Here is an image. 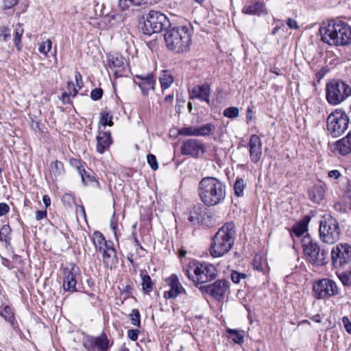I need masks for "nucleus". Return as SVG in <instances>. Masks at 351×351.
I'll return each mask as SVG.
<instances>
[{
    "label": "nucleus",
    "mask_w": 351,
    "mask_h": 351,
    "mask_svg": "<svg viewBox=\"0 0 351 351\" xmlns=\"http://www.w3.org/2000/svg\"><path fill=\"white\" fill-rule=\"evenodd\" d=\"M322 40L331 46H344L351 43V27L346 22L330 20L319 28Z\"/></svg>",
    "instance_id": "nucleus-1"
},
{
    "label": "nucleus",
    "mask_w": 351,
    "mask_h": 351,
    "mask_svg": "<svg viewBox=\"0 0 351 351\" xmlns=\"http://www.w3.org/2000/svg\"><path fill=\"white\" fill-rule=\"evenodd\" d=\"M200 200L206 206H214L222 203L226 196V186L214 177L203 178L197 186Z\"/></svg>",
    "instance_id": "nucleus-2"
},
{
    "label": "nucleus",
    "mask_w": 351,
    "mask_h": 351,
    "mask_svg": "<svg viewBox=\"0 0 351 351\" xmlns=\"http://www.w3.org/2000/svg\"><path fill=\"white\" fill-rule=\"evenodd\" d=\"M192 34V29L186 25L169 27L164 35L167 49L177 53L189 51Z\"/></svg>",
    "instance_id": "nucleus-3"
},
{
    "label": "nucleus",
    "mask_w": 351,
    "mask_h": 351,
    "mask_svg": "<svg viewBox=\"0 0 351 351\" xmlns=\"http://www.w3.org/2000/svg\"><path fill=\"white\" fill-rule=\"evenodd\" d=\"M236 237L235 225L228 222L221 227L213 237L210 247L212 256L217 258L223 256L233 247Z\"/></svg>",
    "instance_id": "nucleus-4"
},
{
    "label": "nucleus",
    "mask_w": 351,
    "mask_h": 351,
    "mask_svg": "<svg viewBox=\"0 0 351 351\" xmlns=\"http://www.w3.org/2000/svg\"><path fill=\"white\" fill-rule=\"evenodd\" d=\"M185 274L191 280L199 284L212 281L217 276V271L214 265L196 261L189 263Z\"/></svg>",
    "instance_id": "nucleus-5"
},
{
    "label": "nucleus",
    "mask_w": 351,
    "mask_h": 351,
    "mask_svg": "<svg viewBox=\"0 0 351 351\" xmlns=\"http://www.w3.org/2000/svg\"><path fill=\"white\" fill-rule=\"evenodd\" d=\"M302 247L306 259L315 266H324L329 261L328 250L321 247L309 234L302 239Z\"/></svg>",
    "instance_id": "nucleus-6"
},
{
    "label": "nucleus",
    "mask_w": 351,
    "mask_h": 351,
    "mask_svg": "<svg viewBox=\"0 0 351 351\" xmlns=\"http://www.w3.org/2000/svg\"><path fill=\"white\" fill-rule=\"evenodd\" d=\"M351 95V87L340 80H332L326 84V98L332 105H338Z\"/></svg>",
    "instance_id": "nucleus-7"
},
{
    "label": "nucleus",
    "mask_w": 351,
    "mask_h": 351,
    "mask_svg": "<svg viewBox=\"0 0 351 351\" xmlns=\"http://www.w3.org/2000/svg\"><path fill=\"white\" fill-rule=\"evenodd\" d=\"M171 27V23L166 15L159 11L151 10L149 12L146 21L142 27L144 34L152 35L160 33L164 29Z\"/></svg>",
    "instance_id": "nucleus-8"
},
{
    "label": "nucleus",
    "mask_w": 351,
    "mask_h": 351,
    "mask_svg": "<svg viewBox=\"0 0 351 351\" xmlns=\"http://www.w3.org/2000/svg\"><path fill=\"white\" fill-rule=\"evenodd\" d=\"M319 237L322 242L327 244H334L340 239L341 228L337 220L332 216L320 221Z\"/></svg>",
    "instance_id": "nucleus-9"
},
{
    "label": "nucleus",
    "mask_w": 351,
    "mask_h": 351,
    "mask_svg": "<svg viewBox=\"0 0 351 351\" xmlns=\"http://www.w3.org/2000/svg\"><path fill=\"white\" fill-rule=\"evenodd\" d=\"M350 119L341 109H337L327 118V130L333 136L341 135L348 127Z\"/></svg>",
    "instance_id": "nucleus-10"
},
{
    "label": "nucleus",
    "mask_w": 351,
    "mask_h": 351,
    "mask_svg": "<svg viewBox=\"0 0 351 351\" xmlns=\"http://www.w3.org/2000/svg\"><path fill=\"white\" fill-rule=\"evenodd\" d=\"M332 265L337 271L343 270L351 265V245L339 243L331 250Z\"/></svg>",
    "instance_id": "nucleus-11"
},
{
    "label": "nucleus",
    "mask_w": 351,
    "mask_h": 351,
    "mask_svg": "<svg viewBox=\"0 0 351 351\" xmlns=\"http://www.w3.org/2000/svg\"><path fill=\"white\" fill-rule=\"evenodd\" d=\"M199 289L202 293L209 294L217 301H221L226 294L230 293V282L227 280L219 279L212 284L200 286Z\"/></svg>",
    "instance_id": "nucleus-12"
},
{
    "label": "nucleus",
    "mask_w": 351,
    "mask_h": 351,
    "mask_svg": "<svg viewBox=\"0 0 351 351\" xmlns=\"http://www.w3.org/2000/svg\"><path fill=\"white\" fill-rule=\"evenodd\" d=\"M313 290L317 299L332 297L339 293V289L335 281L329 278H323L313 284Z\"/></svg>",
    "instance_id": "nucleus-13"
},
{
    "label": "nucleus",
    "mask_w": 351,
    "mask_h": 351,
    "mask_svg": "<svg viewBox=\"0 0 351 351\" xmlns=\"http://www.w3.org/2000/svg\"><path fill=\"white\" fill-rule=\"evenodd\" d=\"M206 152L205 145L203 142L196 138H189L184 141L181 146V153L183 155L193 158H199Z\"/></svg>",
    "instance_id": "nucleus-14"
},
{
    "label": "nucleus",
    "mask_w": 351,
    "mask_h": 351,
    "mask_svg": "<svg viewBox=\"0 0 351 351\" xmlns=\"http://www.w3.org/2000/svg\"><path fill=\"white\" fill-rule=\"evenodd\" d=\"M80 275V269L75 264H69L63 269V288L66 291H77V277Z\"/></svg>",
    "instance_id": "nucleus-15"
},
{
    "label": "nucleus",
    "mask_w": 351,
    "mask_h": 351,
    "mask_svg": "<svg viewBox=\"0 0 351 351\" xmlns=\"http://www.w3.org/2000/svg\"><path fill=\"white\" fill-rule=\"evenodd\" d=\"M108 66L116 77L126 75L128 64L123 56L111 55L108 57Z\"/></svg>",
    "instance_id": "nucleus-16"
},
{
    "label": "nucleus",
    "mask_w": 351,
    "mask_h": 351,
    "mask_svg": "<svg viewBox=\"0 0 351 351\" xmlns=\"http://www.w3.org/2000/svg\"><path fill=\"white\" fill-rule=\"evenodd\" d=\"M166 282L170 287V290L164 293L165 298H175L179 294L185 292V289L182 286L176 274H172L170 277L167 278Z\"/></svg>",
    "instance_id": "nucleus-17"
},
{
    "label": "nucleus",
    "mask_w": 351,
    "mask_h": 351,
    "mask_svg": "<svg viewBox=\"0 0 351 351\" xmlns=\"http://www.w3.org/2000/svg\"><path fill=\"white\" fill-rule=\"evenodd\" d=\"M108 341L106 335L90 337L84 343L88 351H107Z\"/></svg>",
    "instance_id": "nucleus-18"
},
{
    "label": "nucleus",
    "mask_w": 351,
    "mask_h": 351,
    "mask_svg": "<svg viewBox=\"0 0 351 351\" xmlns=\"http://www.w3.org/2000/svg\"><path fill=\"white\" fill-rule=\"evenodd\" d=\"M249 147L250 160L252 162L257 163L262 156V142L258 135L251 136Z\"/></svg>",
    "instance_id": "nucleus-19"
},
{
    "label": "nucleus",
    "mask_w": 351,
    "mask_h": 351,
    "mask_svg": "<svg viewBox=\"0 0 351 351\" xmlns=\"http://www.w3.org/2000/svg\"><path fill=\"white\" fill-rule=\"evenodd\" d=\"M136 77L141 80L138 85L143 95H147L149 90H154L156 80L152 73L136 75Z\"/></svg>",
    "instance_id": "nucleus-20"
},
{
    "label": "nucleus",
    "mask_w": 351,
    "mask_h": 351,
    "mask_svg": "<svg viewBox=\"0 0 351 351\" xmlns=\"http://www.w3.org/2000/svg\"><path fill=\"white\" fill-rule=\"evenodd\" d=\"M112 143L110 132H100L97 136V151L103 154Z\"/></svg>",
    "instance_id": "nucleus-21"
},
{
    "label": "nucleus",
    "mask_w": 351,
    "mask_h": 351,
    "mask_svg": "<svg viewBox=\"0 0 351 351\" xmlns=\"http://www.w3.org/2000/svg\"><path fill=\"white\" fill-rule=\"evenodd\" d=\"M335 149L342 156L351 152V134L349 133L344 138L339 140L335 144Z\"/></svg>",
    "instance_id": "nucleus-22"
},
{
    "label": "nucleus",
    "mask_w": 351,
    "mask_h": 351,
    "mask_svg": "<svg viewBox=\"0 0 351 351\" xmlns=\"http://www.w3.org/2000/svg\"><path fill=\"white\" fill-rule=\"evenodd\" d=\"M325 193L324 186L320 184L314 185L308 191L310 199L316 204H319L324 199Z\"/></svg>",
    "instance_id": "nucleus-23"
},
{
    "label": "nucleus",
    "mask_w": 351,
    "mask_h": 351,
    "mask_svg": "<svg viewBox=\"0 0 351 351\" xmlns=\"http://www.w3.org/2000/svg\"><path fill=\"white\" fill-rule=\"evenodd\" d=\"M103 262L107 267H112L118 263L115 249H104Z\"/></svg>",
    "instance_id": "nucleus-24"
},
{
    "label": "nucleus",
    "mask_w": 351,
    "mask_h": 351,
    "mask_svg": "<svg viewBox=\"0 0 351 351\" xmlns=\"http://www.w3.org/2000/svg\"><path fill=\"white\" fill-rule=\"evenodd\" d=\"M311 221L309 215H305L303 219L292 228L293 234L300 237L307 231L308 224Z\"/></svg>",
    "instance_id": "nucleus-25"
},
{
    "label": "nucleus",
    "mask_w": 351,
    "mask_h": 351,
    "mask_svg": "<svg viewBox=\"0 0 351 351\" xmlns=\"http://www.w3.org/2000/svg\"><path fill=\"white\" fill-rule=\"evenodd\" d=\"M49 168L50 176L53 180H56L58 177L64 171L63 163L58 160L52 162Z\"/></svg>",
    "instance_id": "nucleus-26"
},
{
    "label": "nucleus",
    "mask_w": 351,
    "mask_h": 351,
    "mask_svg": "<svg viewBox=\"0 0 351 351\" xmlns=\"http://www.w3.org/2000/svg\"><path fill=\"white\" fill-rule=\"evenodd\" d=\"M263 10V3L256 1L249 5H245L243 8V12L247 14L260 15Z\"/></svg>",
    "instance_id": "nucleus-27"
},
{
    "label": "nucleus",
    "mask_w": 351,
    "mask_h": 351,
    "mask_svg": "<svg viewBox=\"0 0 351 351\" xmlns=\"http://www.w3.org/2000/svg\"><path fill=\"white\" fill-rule=\"evenodd\" d=\"M79 174L81 176L82 181L84 185L92 182H95L97 185L99 184V182L95 180L93 171L90 169H81Z\"/></svg>",
    "instance_id": "nucleus-28"
},
{
    "label": "nucleus",
    "mask_w": 351,
    "mask_h": 351,
    "mask_svg": "<svg viewBox=\"0 0 351 351\" xmlns=\"http://www.w3.org/2000/svg\"><path fill=\"white\" fill-rule=\"evenodd\" d=\"M216 128L213 123H206L197 127V136H206L214 134Z\"/></svg>",
    "instance_id": "nucleus-29"
},
{
    "label": "nucleus",
    "mask_w": 351,
    "mask_h": 351,
    "mask_svg": "<svg viewBox=\"0 0 351 351\" xmlns=\"http://www.w3.org/2000/svg\"><path fill=\"white\" fill-rule=\"evenodd\" d=\"M141 276L142 278V290L144 293H149L154 289V283L147 274H143V271H141Z\"/></svg>",
    "instance_id": "nucleus-30"
},
{
    "label": "nucleus",
    "mask_w": 351,
    "mask_h": 351,
    "mask_svg": "<svg viewBox=\"0 0 351 351\" xmlns=\"http://www.w3.org/2000/svg\"><path fill=\"white\" fill-rule=\"evenodd\" d=\"M159 81L162 90L167 89L171 86L173 82V77L167 71H163Z\"/></svg>",
    "instance_id": "nucleus-31"
},
{
    "label": "nucleus",
    "mask_w": 351,
    "mask_h": 351,
    "mask_svg": "<svg viewBox=\"0 0 351 351\" xmlns=\"http://www.w3.org/2000/svg\"><path fill=\"white\" fill-rule=\"evenodd\" d=\"M93 242L95 248L101 251L104 248V243H106V239L102 233L96 231L93 234Z\"/></svg>",
    "instance_id": "nucleus-32"
},
{
    "label": "nucleus",
    "mask_w": 351,
    "mask_h": 351,
    "mask_svg": "<svg viewBox=\"0 0 351 351\" xmlns=\"http://www.w3.org/2000/svg\"><path fill=\"white\" fill-rule=\"evenodd\" d=\"M228 333L231 336L232 340L237 344L241 345L244 342V335L243 330L235 329H228Z\"/></svg>",
    "instance_id": "nucleus-33"
},
{
    "label": "nucleus",
    "mask_w": 351,
    "mask_h": 351,
    "mask_svg": "<svg viewBox=\"0 0 351 351\" xmlns=\"http://www.w3.org/2000/svg\"><path fill=\"white\" fill-rule=\"evenodd\" d=\"M199 95L198 99L202 101H205L209 104V96H210V86L207 84H204L201 86H198Z\"/></svg>",
    "instance_id": "nucleus-34"
},
{
    "label": "nucleus",
    "mask_w": 351,
    "mask_h": 351,
    "mask_svg": "<svg viewBox=\"0 0 351 351\" xmlns=\"http://www.w3.org/2000/svg\"><path fill=\"white\" fill-rule=\"evenodd\" d=\"M99 123L104 126H112L113 125L112 114L106 110H102L100 112Z\"/></svg>",
    "instance_id": "nucleus-35"
},
{
    "label": "nucleus",
    "mask_w": 351,
    "mask_h": 351,
    "mask_svg": "<svg viewBox=\"0 0 351 351\" xmlns=\"http://www.w3.org/2000/svg\"><path fill=\"white\" fill-rule=\"evenodd\" d=\"M147 2V0H119V5L122 10L128 9L130 5H139Z\"/></svg>",
    "instance_id": "nucleus-36"
},
{
    "label": "nucleus",
    "mask_w": 351,
    "mask_h": 351,
    "mask_svg": "<svg viewBox=\"0 0 351 351\" xmlns=\"http://www.w3.org/2000/svg\"><path fill=\"white\" fill-rule=\"evenodd\" d=\"M245 187V184L242 178H237L234 184V194L237 197H242L243 195V191Z\"/></svg>",
    "instance_id": "nucleus-37"
},
{
    "label": "nucleus",
    "mask_w": 351,
    "mask_h": 351,
    "mask_svg": "<svg viewBox=\"0 0 351 351\" xmlns=\"http://www.w3.org/2000/svg\"><path fill=\"white\" fill-rule=\"evenodd\" d=\"M188 220L192 225L199 223L201 220L200 208H195L192 211H191Z\"/></svg>",
    "instance_id": "nucleus-38"
},
{
    "label": "nucleus",
    "mask_w": 351,
    "mask_h": 351,
    "mask_svg": "<svg viewBox=\"0 0 351 351\" xmlns=\"http://www.w3.org/2000/svg\"><path fill=\"white\" fill-rule=\"evenodd\" d=\"M11 228L8 225H3L0 228V241L8 243L10 240Z\"/></svg>",
    "instance_id": "nucleus-39"
},
{
    "label": "nucleus",
    "mask_w": 351,
    "mask_h": 351,
    "mask_svg": "<svg viewBox=\"0 0 351 351\" xmlns=\"http://www.w3.org/2000/svg\"><path fill=\"white\" fill-rule=\"evenodd\" d=\"M0 315H1L6 321L12 323L14 320V313L12 308L8 306H4L3 311H0Z\"/></svg>",
    "instance_id": "nucleus-40"
},
{
    "label": "nucleus",
    "mask_w": 351,
    "mask_h": 351,
    "mask_svg": "<svg viewBox=\"0 0 351 351\" xmlns=\"http://www.w3.org/2000/svg\"><path fill=\"white\" fill-rule=\"evenodd\" d=\"M178 134L186 136H197V127H184L178 130Z\"/></svg>",
    "instance_id": "nucleus-41"
},
{
    "label": "nucleus",
    "mask_w": 351,
    "mask_h": 351,
    "mask_svg": "<svg viewBox=\"0 0 351 351\" xmlns=\"http://www.w3.org/2000/svg\"><path fill=\"white\" fill-rule=\"evenodd\" d=\"M131 324L134 326L140 327L141 325V315L138 309L134 308L130 314Z\"/></svg>",
    "instance_id": "nucleus-42"
},
{
    "label": "nucleus",
    "mask_w": 351,
    "mask_h": 351,
    "mask_svg": "<svg viewBox=\"0 0 351 351\" xmlns=\"http://www.w3.org/2000/svg\"><path fill=\"white\" fill-rule=\"evenodd\" d=\"M239 110L237 107H228L223 110V114L227 118L234 119L239 116Z\"/></svg>",
    "instance_id": "nucleus-43"
},
{
    "label": "nucleus",
    "mask_w": 351,
    "mask_h": 351,
    "mask_svg": "<svg viewBox=\"0 0 351 351\" xmlns=\"http://www.w3.org/2000/svg\"><path fill=\"white\" fill-rule=\"evenodd\" d=\"M52 43L50 39H48L45 43H43L39 45L38 51L40 53L47 56V53L51 49Z\"/></svg>",
    "instance_id": "nucleus-44"
},
{
    "label": "nucleus",
    "mask_w": 351,
    "mask_h": 351,
    "mask_svg": "<svg viewBox=\"0 0 351 351\" xmlns=\"http://www.w3.org/2000/svg\"><path fill=\"white\" fill-rule=\"evenodd\" d=\"M23 34V29H16L15 34H14V45L16 47L18 51H20L21 49V37Z\"/></svg>",
    "instance_id": "nucleus-45"
},
{
    "label": "nucleus",
    "mask_w": 351,
    "mask_h": 351,
    "mask_svg": "<svg viewBox=\"0 0 351 351\" xmlns=\"http://www.w3.org/2000/svg\"><path fill=\"white\" fill-rule=\"evenodd\" d=\"M10 36V29L8 27L0 26V41H7Z\"/></svg>",
    "instance_id": "nucleus-46"
},
{
    "label": "nucleus",
    "mask_w": 351,
    "mask_h": 351,
    "mask_svg": "<svg viewBox=\"0 0 351 351\" xmlns=\"http://www.w3.org/2000/svg\"><path fill=\"white\" fill-rule=\"evenodd\" d=\"M147 161L152 170L156 171L158 169V164L156 160V158L154 154H149L147 156Z\"/></svg>",
    "instance_id": "nucleus-47"
},
{
    "label": "nucleus",
    "mask_w": 351,
    "mask_h": 351,
    "mask_svg": "<svg viewBox=\"0 0 351 351\" xmlns=\"http://www.w3.org/2000/svg\"><path fill=\"white\" fill-rule=\"evenodd\" d=\"M230 277H231L232 281L234 283L238 284L240 282L241 278L245 279V278H247V275L245 274L239 273V272L234 270L231 272Z\"/></svg>",
    "instance_id": "nucleus-48"
},
{
    "label": "nucleus",
    "mask_w": 351,
    "mask_h": 351,
    "mask_svg": "<svg viewBox=\"0 0 351 351\" xmlns=\"http://www.w3.org/2000/svg\"><path fill=\"white\" fill-rule=\"evenodd\" d=\"M103 95V90L100 88H94L90 93V97L93 100L97 101L100 99Z\"/></svg>",
    "instance_id": "nucleus-49"
},
{
    "label": "nucleus",
    "mask_w": 351,
    "mask_h": 351,
    "mask_svg": "<svg viewBox=\"0 0 351 351\" xmlns=\"http://www.w3.org/2000/svg\"><path fill=\"white\" fill-rule=\"evenodd\" d=\"M77 93V90L74 88L73 93H67L66 92L63 93L62 95V101L64 104H69L71 102L70 97H75Z\"/></svg>",
    "instance_id": "nucleus-50"
},
{
    "label": "nucleus",
    "mask_w": 351,
    "mask_h": 351,
    "mask_svg": "<svg viewBox=\"0 0 351 351\" xmlns=\"http://www.w3.org/2000/svg\"><path fill=\"white\" fill-rule=\"evenodd\" d=\"M19 2V0H3V8L4 10H8L15 6Z\"/></svg>",
    "instance_id": "nucleus-51"
},
{
    "label": "nucleus",
    "mask_w": 351,
    "mask_h": 351,
    "mask_svg": "<svg viewBox=\"0 0 351 351\" xmlns=\"http://www.w3.org/2000/svg\"><path fill=\"white\" fill-rule=\"evenodd\" d=\"M138 329H130L128 331V337L132 341H136L138 339Z\"/></svg>",
    "instance_id": "nucleus-52"
},
{
    "label": "nucleus",
    "mask_w": 351,
    "mask_h": 351,
    "mask_svg": "<svg viewBox=\"0 0 351 351\" xmlns=\"http://www.w3.org/2000/svg\"><path fill=\"white\" fill-rule=\"evenodd\" d=\"M342 323L343 324V327L346 329V330L349 333L351 334V322H350L348 317H343L342 318Z\"/></svg>",
    "instance_id": "nucleus-53"
},
{
    "label": "nucleus",
    "mask_w": 351,
    "mask_h": 351,
    "mask_svg": "<svg viewBox=\"0 0 351 351\" xmlns=\"http://www.w3.org/2000/svg\"><path fill=\"white\" fill-rule=\"evenodd\" d=\"M287 25L289 26L290 29H298L300 27L298 24V22L295 19L291 18L287 19Z\"/></svg>",
    "instance_id": "nucleus-54"
},
{
    "label": "nucleus",
    "mask_w": 351,
    "mask_h": 351,
    "mask_svg": "<svg viewBox=\"0 0 351 351\" xmlns=\"http://www.w3.org/2000/svg\"><path fill=\"white\" fill-rule=\"evenodd\" d=\"M71 164L77 169L78 173L80 172L81 169H84L82 162L77 159L71 160Z\"/></svg>",
    "instance_id": "nucleus-55"
},
{
    "label": "nucleus",
    "mask_w": 351,
    "mask_h": 351,
    "mask_svg": "<svg viewBox=\"0 0 351 351\" xmlns=\"http://www.w3.org/2000/svg\"><path fill=\"white\" fill-rule=\"evenodd\" d=\"M10 208L5 203H0V217L6 215L9 212Z\"/></svg>",
    "instance_id": "nucleus-56"
},
{
    "label": "nucleus",
    "mask_w": 351,
    "mask_h": 351,
    "mask_svg": "<svg viewBox=\"0 0 351 351\" xmlns=\"http://www.w3.org/2000/svg\"><path fill=\"white\" fill-rule=\"evenodd\" d=\"M47 217V210H38L36 213V219L39 221Z\"/></svg>",
    "instance_id": "nucleus-57"
},
{
    "label": "nucleus",
    "mask_w": 351,
    "mask_h": 351,
    "mask_svg": "<svg viewBox=\"0 0 351 351\" xmlns=\"http://www.w3.org/2000/svg\"><path fill=\"white\" fill-rule=\"evenodd\" d=\"M199 92L198 86L194 87L191 92V98H198Z\"/></svg>",
    "instance_id": "nucleus-58"
},
{
    "label": "nucleus",
    "mask_w": 351,
    "mask_h": 351,
    "mask_svg": "<svg viewBox=\"0 0 351 351\" xmlns=\"http://www.w3.org/2000/svg\"><path fill=\"white\" fill-rule=\"evenodd\" d=\"M328 176L330 178H334L335 179H337L340 176V173L337 170H332L329 171Z\"/></svg>",
    "instance_id": "nucleus-59"
},
{
    "label": "nucleus",
    "mask_w": 351,
    "mask_h": 351,
    "mask_svg": "<svg viewBox=\"0 0 351 351\" xmlns=\"http://www.w3.org/2000/svg\"><path fill=\"white\" fill-rule=\"evenodd\" d=\"M253 110L251 107H248L247 109V115H246V119H247V121H252V118H253Z\"/></svg>",
    "instance_id": "nucleus-60"
},
{
    "label": "nucleus",
    "mask_w": 351,
    "mask_h": 351,
    "mask_svg": "<svg viewBox=\"0 0 351 351\" xmlns=\"http://www.w3.org/2000/svg\"><path fill=\"white\" fill-rule=\"evenodd\" d=\"M43 202L46 208L49 207L51 204V199L50 197L47 195H45L43 197Z\"/></svg>",
    "instance_id": "nucleus-61"
},
{
    "label": "nucleus",
    "mask_w": 351,
    "mask_h": 351,
    "mask_svg": "<svg viewBox=\"0 0 351 351\" xmlns=\"http://www.w3.org/2000/svg\"><path fill=\"white\" fill-rule=\"evenodd\" d=\"M75 78L77 85L80 88L79 82L82 81V77L81 74L79 72H77L75 75Z\"/></svg>",
    "instance_id": "nucleus-62"
},
{
    "label": "nucleus",
    "mask_w": 351,
    "mask_h": 351,
    "mask_svg": "<svg viewBox=\"0 0 351 351\" xmlns=\"http://www.w3.org/2000/svg\"><path fill=\"white\" fill-rule=\"evenodd\" d=\"M103 249H114L113 247V243L111 241H107L106 240V243H104ZM104 251V250H102Z\"/></svg>",
    "instance_id": "nucleus-63"
},
{
    "label": "nucleus",
    "mask_w": 351,
    "mask_h": 351,
    "mask_svg": "<svg viewBox=\"0 0 351 351\" xmlns=\"http://www.w3.org/2000/svg\"><path fill=\"white\" fill-rule=\"evenodd\" d=\"M173 97L174 96L173 94L168 95L165 97V101L167 103H171L173 100Z\"/></svg>",
    "instance_id": "nucleus-64"
}]
</instances>
